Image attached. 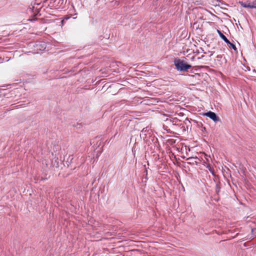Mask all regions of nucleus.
<instances>
[{
    "label": "nucleus",
    "instance_id": "obj_1",
    "mask_svg": "<svg viewBox=\"0 0 256 256\" xmlns=\"http://www.w3.org/2000/svg\"><path fill=\"white\" fill-rule=\"evenodd\" d=\"M174 66L178 70L187 71L192 66L186 63L184 60L180 59L175 60L174 61Z\"/></svg>",
    "mask_w": 256,
    "mask_h": 256
},
{
    "label": "nucleus",
    "instance_id": "obj_2",
    "mask_svg": "<svg viewBox=\"0 0 256 256\" xmlns=\"http://www.w3.org/2000/svg\"><path fill=\"white\" fill-rule=\"evenodd\" d=\"M42 6L40 3H32L27 10L28 13H32L34 16L38 15Z\"/></svg>",
    "mask_w": 256,
    "mask_h": 256
},
{
    "label": "nucleus",
    "instance_id": "obj_3",
    "mask_svg": "<svg viewBox=\"0 0 256 256\" xmlns=\"http://www.w3.org/2000/svg\"><path fill=\"white\" fill-rule=\"evenodd\" d=\"M217 32L220 38L223 40L228 44L230 48H232L234 50H236V46L232 43L230 42V40L226 38V37L221 32L220 30H218Z\"/></svg>",
    "mask_w": 256,
    "mask_h": 256
},
{
    "label": "nucleus",
    "instance_id": "obj_4",
    "mask_svg": "<svg viewBox=\"0 0 256 256\" xmlns=\"http://www.w3.org/2000/svg\"><path fill=\"white\" fill-rule=\"evenodd\" d=\"M204 116H206L214 120V122H217L220 120V118L216 115V114L211 111H209L204 114Z\"/></svg>",
    "mask_w": 256,
    "mask_h": 256
},
{
    "label": "nucleus",
    "instance_id": "obj_5",
    "mask_svg": "<svg viewBox=\"0 0 256 256\" xmlns=\"http://www.w3.org/2000/svg\"><path fill=\"white\" fill-rule=\"evenodd\" d=\"M239 4L244 8H251V4H252L248 0L246 1V2H244L242 1H240Z\"/></svg>",
    "mask_w": 256,
    "mask_h": 256
},
{
    "label": "nucleus",
    "instance_id": "obj_6",
    "mask_svg": "<svg viewBox=\"0 0 256 256\" xmlns=\"http://www.w3.org/2000/svg\"><path fill=\"white\" fill-rule=\"evenodd\" d=\"M251 8H256V0L253 1L251 4Z\"/></svg>",
    "mask_w": 256,
    "mask_h": 256
},
{
    "label": "nucleus",
    "instance_id": "obj_7",
    "mask_svg": "<svg viewBox=\"0 0 256 256\" xmlns=\"http://www.w3.org/2000/svg\"><path fill=\"white\" fill-rule=\"evenodd\" d=\"M206 167L211 172L212 174H214V172L212 170L211 166H210V164L207 165Z\"/></svg>",
    "mask_w": 256,
    "mask_h": 256
},
{
    "label": "nucleus",
    "instance_id": "obj_8",
    "mask_svg": "<svg viewBox=\"0 0 256 256\" xmlns=\"http://www.w3.org/2000/svg\"><path fill=\"white\" fill-rule=\"evenodd\" d=\"M196 158H198L197 157H190L189 158H188V160H193L194 159H196Z\"/></svg>",
    "mask_w": 256,
    "mask_h": 256
},
{
    "label": "nucleus",
    "instance_id": "obj_9",
    "mask_svg": "<svg viewBox=\"0 0 256 256\" xmlns=\"http://www.w3.org/2000/svg\"><path fill=\"white\" fill-rule=\"evenodd\" d=\"M43 45L44 46H42V48H44V49L46 48L45 44H44Z\"/></svg>",
    "mask_w": 256,
    "mask_h": 256
},
{
    "label": "nucleus",
    "instance_id": "obj_10",
    "mask_svg": "<svg viewBox=\"0 0 256 256\" xmlns=\"http://www.w3.org/2000/svg\"><path fill=\"white\" fill-rule=\"evenodd\" d=\"M252 232H254V228H252Z\"/></svg>",
    "mask_w": 256,
    "mask_h": 256
},
{
    "label": "nucleus",
    "instance_id": "obj_11",
    "mask_svg": "<svg viewBox=\"0 0 256 256\" xmlns=\"http://www.w3.org/2000/svg\"><path fill=\"white\" fill-rule=\"evenodd\" d=\"M256 234H254L253 237H256Z\"/></svg>",
    "mask_w": 256,
    "mask_h": 256
}]
</instances>
